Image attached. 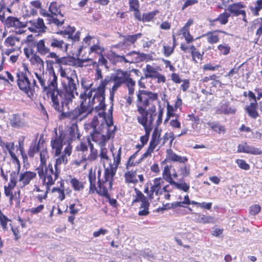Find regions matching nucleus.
Here are the masks:
<instances>
[{"label":"nucleus","instance_id":"48","mask_svg":"<svg viewBox=\"0 0 262 262\" xmlns=\"http://www.w3.org/2000/svg\"><path fill=\"white\" fill-rule=\"evenodd\" d=\"M123 74L125 75L124 83L126 84L127 87H134L136 84L135 81L129 77V74L127 73V72L125 71V73H123Z\"/></svg>","mask_w":262,"mask_h":262},{"label":"nucleus","instance_id":"23","mask_svg":"<svg viewBox=\"0 0 262 262\" xmlns=\"http://www.w3.org/2000/svg\"><path fill=\"white\" fill-rule=\"evenodd\" d=\"M167 154L168 160L173 162L185 163L188 161V159L186 157L178 156L171 149L167 150Z\"/></svg>","mask_w":262,"mask_h":262},{"label":"nucleus","instance_id":"40","mask_svg":"<svg viewBox=\"0 0 262 262\" xmlns=\"http://www.w3.org/2000/svg\"><path fill=\"white\" fill-rule=\"evenodd\" d=\"M75 31V28L74 27H71L69 26L68 29L64 31H60L57 32V34L63 35L65 38H71V36Z\"/></svg>","mask_w":262,"mask_h":262},{"label":"nucleus","instance_id":"51","mask_svg":"<svg viewBox=\"0 0 262 262\" xmlns=\"http://www.w3.org/2000/svg\"><path fill=\"white\" fill-rule=\"evenodd\" d=\"M140 96L141 99L140 100H138V101L141 103V105L138 104L137 108H138V106L144 107V109H146L147 106L149 105V99L146 96H143V94H141Z\"/></svg>","mask_w":262,"mask_h":262},{"label":"nucleus","instance_id":"26","mask_svg":"<svg viewBox=\"0 0 262 262\" xmlns=\"http://www.w3.org/2000/svg\"><path fill=\"white\" fill-rule=\"evenodd\" d=\"M257 102H251L246 108V111L249 116L254 119H256L258 116V112L256 111L257 107Z\"/></svg>","mask_w":262,"mask_h":262},{"label":"nucleus","instance_id":"28","mask_svg":"<svg viewBox=\"0 0 262 262\" xmlns=\"http://www.w3.org/2000/svg\"><path fill=\"white\" fill-rule=\"evenodd\" d=\"M136 171H128L125 173L124 177L125 182L136 184L138 180L136 178Z\"/></svg>","mask_w":262,"mask_h":262},{"label":"nucleus","instance_id":"45","mask_svg":"<svg viewBox=\"0 0 262 262\" xmlns=\"http://www.w3.org/2000/svg\"><path fill=\"white\" fill-rule=\"evenodd\" d=\"M31 52L32 57H31L30 61L33 63L43 64V61L40 56L34 53V51L31 49Z\"/></svg>","mask_w":262,"mask_h":262},{"label":"nucleus","instance_id":"33","mask_svg":"<svg viewBox=\"0 0 262 262\" xmlns=\"http://www.w3.org/2000/svg\"><path fill=\"white\" fill-rule=\"evenodd\" d=\"M217 32L210 31L207 32L205 36H207V40L208 43L214 44L217 43L219 41V36L216 34Z\"/></svg>","mask_w":262,"mask_h":262},{"label":"nucleus","instance_id":"63","mask_svg":"<svg viewBox=\"0 0 262 262\" xmlns=\"http://www.w3.org/2000/svg\"><path fill=\"white\" fill-rule=\"evenodd\" d=\"M260 206L258 204H255L250 207L249 213L252 215H255L260 212Z\"/></svg>","mask_w":262,"mask_h":262},{"label":"nucleus","instance_id":"21","mask_svg":"<svg viewBox=\"0 0 262 262\" xmlns=\"http://www.w3.org/2000/svg\"><path fill=\"white\" fill-rule=\"evenodd\" d=\"M137 111L140 115V116L137 117L138 122L142 126H145V124H147L148 122V116L149 114V107L148 109L146 110V109H144V107L138 106Z\"/></svg>","mask_w":262,"mask_h":262},{"label":"nucleus","instance_id":"43","mask_svg":"<svg viewBox=\"0 0 262 262\" xmlns=\"http://www.w3.org/2000/svg\"><path fill=\"white\" fill-rule=\"evenodd\" d=\"M98 183L99 189H97L96 188V190H95V191H96V192L100 195L105 196V198H108L109 194L107 188L105 187L102 186L99 180H98Z\"/></svg>","mask_w":262,"mask_h":262},{"label":"nucleus","instance_id":"20","mask_svg":"<svg viewBox=\"0 0 262 262\" xmlns=\"http://www.w3.org/2000/svg\"><path fill=\"white\" fill-rule=\"evenodd\" d=\"M48 41V39H43L39 40L37 43L33 45H35V47L36 48L37 52H38L39 54L43 56L49 53L50 49L45 45V43L46 42L47 43Z\"/></svg>","mask_w":262,"mask_h":262},{"label":"nucleus","instance_id":"54","mask_svg":"<svg viewBox=\"0 0 262 262\" xmlns=\"http://www.w3.org/2000/svg\"><path fill=\"white\" fill-rule=\"evenodd\" d=\"M112 55L113 57L116 59L117 61L118 62H124L125 63H134V61L133 60H129L127 59H126L124 56H121L115 53H112Z\"/></svg>","mask_w":262,"mask_h":262},{"label":"nucleus","instance_id":"5","mask_svg":"<svg viewBox=\"0 0 262 262\" xmlns=\"http://www.w3.org/2000/svg\"><path fill=\"white\" fill-rule=\"evenodd\" d=\"M93 97L92 98V100H89V103L94 105L95 103L96 100L99 102L98 105L94 107V111L97 112L100 110H105V92L96 88H93Z\"/></svg>","mask_w":262,"mask_h":262},{"label":"nucleus","instance_id":"61","mask_svg":"<svg viewBox=\"0 0 262 262\" xmlns=\"http://www.w3.org/2000/svg\"><path fill=\"white\" fill-rule=\"evenodd\" d=\"M77 150L81 151L82 156L84 154L88 155V145L85 142H81L79 145L77 146Z\"/></svg>","mask_w":262,"mask_h":262},{"label":"nucleus","instance_id":"50","mask_svg":"<svg viewBox=\"0 0 262 262\" xmlns=\"http://www.w3.org/2000/svg\"><path fill=\"white\" fill-rule=\"evenodd\" d=\"M218 50L224 55H228L230 51L231 48L227 44H221L217 47Z\"/></svg>","mask_w":262,"mask_h":262},{"label":"nucleus","instance_id":"27","mask_svg":"<svg viewBox=\"0 0 262 262\" xmlns=\"http://www.w3.org/2000/svg\"><path fill=\"white\" fill-rule=\"evenodd\" d=\"M161 131L158 129V127L155 128L149 145L156 147L159 144Z\"/></svg>","mask_w":262,"mask_h":262},{"label":"nucleus","instance_id":"41","mask_svg":"<svg viewBox=\"0 0 262 262\" xmlns=\"http://www.w3.org/2000/svg\"><path fill=\"white\" fill-rule=\"evenodd\" d=\"M142 36V34L140 33H137L134 35H124L123 37L124 38V40L125 41L129 42L132 43H135L136 40L141 38Z\"/></svg>","mask_w":262,"mask_h":262},{"label":"nucleus","instance_id":"18","mask_svg":"<svg viewBox=\"0 0 262 262\" xmlns=\"http://www.w3.org/2000/svg\"><path fill=\"white\" fill-rule=\"evenodd\" d=\"M194 221L198 223L202 224H214L216 222V219L214 216H207L200 213H195L194 215Z\"/></svg>","mask_w":262,"mask_h":262},{"label":"nucleus","instance_id":"37","mask_svg":"<svg viewBox=\"0 0 262 262\" xmlns=\"http://www.w3.org/2000/svg\"><path fill=\"white\" fill-rule=\"evenodd\" d=\"M163 179L168 182L170 184L173 180L171 178V174L170 173V166L166 165L164 167V170L162 173Z\"/></svg>","mask_w":262,"mask_h":262},{"label":"nucleus","instance_id":"36","mask_svg":"<svg viewBox=\"0 0 262 262\" xmlns=\"http://www.w3.org/2000/svg\"><path fill=\"white\" fill-rule=\"evenodd\" d=\"M98 152L96 149L93 150H90V154L86 156V154H84L82 156V161H93L98 158Z\"/></svg>","mask_w":262,"mask_h":262},{"label":"nucleus","instance_id":"11","mask_svg":"<svg viewBox=\"0 0 262 262\" xmlns=\"http://www.w3.org/2000/svg\"><path fill=\"white\" fill-rule=\"evenodd\" d=\"M39 9L40 14L43 17L48 18L49 24H53L57 27H60L64 23V19H60L54 17L50 13H48L45 9L41 8V7Z\"/></svg>","mask_w":262,"mask_h":262},{"label":"nucleus","instance_id":"55","mask_svg":"<svg viewBox=\"0 0 262 262\" xmlns=\"http://www.w3.org/2000/svg\"><path fill=\"white\" fill-rule=\"evenodd\" d=\"M230 16V14L227 12H224L219 15V21L222 25H226L228 21V18Z\"/></svg>","mask_w":262,"mask_h":262},{"label":"nucleus","instance_id":"17","mask_svg":"<svg viewBox=\"0 0 262 262\" xmlns=\"http://www.w3.org/2000/svg\"><path fill=\"white\" fill-rule=\"evenodd\" d=\"M91 136L92 140L97 143L99 146H106L108 138L106 137L105 135L101 134L100 132L95 129L93 130V131L91 133Z\"/></svg>","mask_w":262,"mask_h":262},{"label":"nucleus","instance_id":"19","mask_svg":"<svg viewBox=\"0 0 262 262\" xmlns=\"http://www.w3.org/2000/svg\"><path fill=\"white\" fill-rule=\"evenodd\" d=\"M48 40L47 43H50L51 47L59 50H62L64 47L66 50H67L69 46V45L66 43L63 40L57 39L53 36L49 38Z\"/></svg>","mask_w":262,"mask_h":262},{"label":"nucleus","instance_id":"6","mask_svg":"<svg viewBox=\"0 0 262 262\" xmlns=\"http://www.w3.org/2000/svg\"><path fill=\"white\" fill-rule=\"evenodd\" d=\"M55 137L51 141L52 148L55 150V156H58L60 155L63 147V142L66 140V135L61 132L59 135H57V130L55 129Z\"/></svg>","mask_w":262,"mask_h":262},{"label":"nucleus","instance_id":"49","mask_svg":"<svg viewBox=\"0 0 262 262\" xmlns=\"http://www.w3.org/2000/svg\"><path fill=\"white\" fill-rule=\"evenodd\" d=\"M235 163L237 164L238 166L242 169L248 170L250 168L249 164H248L244 160L236 159Z\"/></svg>","mask_w":262,"mask_h":262},{"label":"nucleus","instance_id":"56","mask_svg":"<svg viewBox=\"0 0 262 262\" xmlns=\"http://www.w3.org/2000/svg\"><path fill=\"white\" fill-rule=\"evenodd\" d=\"M121 154H122L121 147H120V148H119V149L118 150V153H117L116 156H115L114 154H113V155L114 157V166H115L117 168L121 162Z\"/></svg>","mask_w":262,"mask_h":262},{"label":"nucleus","instance_id":"42","mask_svg":"<svg viewBox=\"0 0 262 262\" xmlns=\"http://www.w3.org/2000/svg\"><path fill=\"white\" fill-rule=\"evenodd\" d=\"M170 185H174L176 188L183 190L184 192H188L189 189V185L185 182L179 183L173 181Z\"/></svg>","mask_w":262,"mask_h":262},{"label":"nucleus","instance_id":"15","mask_svg":"<svg viewBox=\"0 0 262 262\" xmlns=\"http://www.w3.org/2000/svg\"><path fill=\"white\" fill-rule=\"evenodd\" d=\"M123 73H125V71L118 70L117 74L112 78L113 81L114 82V84L112 88L113 91H117L118 88L122 84L124 83L125 75L123 74Z\"/></svg>","mask_w":262,"mask_h":262},{"label":"nucleus","instance_id":"59","mask_svg":"<svg viewBox=\"0 0 262 262\" xmlns=\"http://www.w3.org/2000/svg\"><path fill=\"white\" fill-rule=\"evenodd\" d=\"M35 75L37 79L38 80L40 84V85L42 88L43 91L46 92V93L47 88V85H46V80L43 77V75H42V76L41 75L38 74L37 73H35Z\"/></svg>","mask_w":262,"mask_h":262},{"label":"nucleus","instance_id":"29","mask_svg":"<svg viewBox=\"0 0 262 262\" xmlns=\"http://www.w3.org/2000/svg\"><path fill=\"white\" fill-rule=\"evenodd\" d=\"M143 94V96H146L149 100L150 99L152 101L156 100L158 99V95L156 93H154L151 92H149L145 90H139L137 94V98L138 100L141 99V95Z\"/></svg>","mask_w":262,"mask_h":262},{"label":"nucleus","instance_id":"2","mask_svg":"<svg viewBox=\"0 0 262 262\" xmlns=\"http://www.w3.org/2000/svg\"><path fill=\"white\" fill-rule=\"evenodd\" d=\"M92 85V84H90V86L84 91V92L80 94V105L71 111L70 113L63 114V115L69 117V119L74 120L78 119V117L81 116H82V118H85L92 113L94 111L93 104L89 103V100H92L93 97V88L89 90Z\"/></svg>","mask_w":262,"mask_h":262},{"label":"nucleus","instance_id":"22","mask_svg":"<svg viewBox=\"0 0 262 262\" xmlns=\"http://www.w3.org/2000/svg\"><path fill=\"white\" fill-rule=\"evenodd\" d=\"M61 5L58 4L56 2H52L50 3L49 7V11L51 14L55 17L59 15L58 18L64 19V14L61 12Z\"/></svg>","mask_w":262,"mask_h":262},{"label":"nucleus","instance_id":"9","mask_svg":"<svg viewBox=\"0 0 262 262\" xmlns=\"http://www.w3.org/2000/svg\"><path fill=\"white\" fill-rule=\"evenodd\" d=\"M57 76L56 75L53 69L49 71V77L47 85V92H53L59 90L58 89Z\"/></svg>","mask_w":262,"mask_h":262},{"label":"nucleus","instance_id":"34","mask_svg":"<svg viewBox=\"0 0 262 262\" xmlns=\"http://www.w3.org/2000/svg\"><path fill=\"white\" fill-rule=\"evenodd\" d=\"M207 125L215 132L221 134V133L225 132V127L221 125L219 123L216 122H208Z\"/></svg>","mask_w":262,"mask_h":262},{"label":"nucleus","instance_id":"57","mask_svg":"<svg viewBox=\"0 0 262 262\" xmlns=\"http://www.w3.org/2000/svg\"><path fill=\"white\" fill-rule=\"evenodd\" d=\"M156 107L155 105H151L149 107V123L151 125L154 121V116L156 115Z\"/></svg>","mask_w":262,"mask_h":262},{"label":"nucleus","instance_id":"46","mask_svg":"<svg viewBox=\"0 0 262 262\" xmlns=\"http://www.w3.org/2000/svg\"><path fill=\"white\" fill-rule=\"evenodd\" d=\"M163 180L161 178H156L153 180V184L150 187V189H161L162 185L163 184Z\"/></svg>","mask_w":262,"mask_h":262},{"label":"nucleus","instance_id":"14","mask_svg":"<svg viewBox=\"0 0 262 262\" xmlns=\"http://www.w3.org/2000/svg\"><path fill=\"white\" fill-rule=\"evenodd\" d=\"M36 176V173L35 172L30 171L20 173L18 180L19 182H21L22 184L20 187L23 188L28 185L30 181L35 178Z\"/></svg>","mask_w":262,"mask_h":262},{"label":"nucleus","instance_id":"38","mask_svg":"<svg viewBox=\"0 0 262 262\" xmlns=\"http://www.w3.org/2000/svg\"><path fill=\"white\" fill-rule=\"evenodd\" d=\"M40 141V140H39L38 143L37 144L36 143H32L31 144L28 152V154L30 158H33L34 155L39 151Z\"/></svg>","mask_w":262,"mask_h":262},{"label":"nucleus","instance_id":"52","mask_svg":"<svg viewBox=\"0 0 262 262\" xmlns=\"http://www.w3.org/2000/svg\"><path fill=\"white\" fill-rule=\"evenodd\" d=\"M104 51V48L101 47L98 44L94 45L90 48V52L96 53L99 55L102 54Z\"/></svg>","mask_w":262,"mask_h":262},{"label":"nucleus","instance_id":"4","mask_svg":"<svg viewBox=\"0 0 262 262\" xmlns=\"http://www.w3.org/2000/svg\"><path fill=\"white\" fill-rule=\"evenodd\" d=\"M17 83L19 89L23 91L29 98H32L35 93L34 89L29 79L27 73L24 72L17 73Z\"/></svg>","mask_w":262,"mask_h":262},{"label":"nucleus","instance_id":"53","mask_svg":"<svg viewBox=\"0 0 262 262\" xmlns=\"http://www.w3.org/2000/svg\"><path fill=\"white\" fill-rule=\"evenodd\" d=\"M67 156L62 154V155L56 159V163L54 165L55 169L57 168V166L63 163L67 164L68 163Z\"/></svg>","mask_w":262,"mask_h":262},{"label":"nucleus","instance_id":"3","mask_svg":"<svg viewBox=\"0 0 262 262\" xmlns=\"http://www.w3.org/2000/svg\"><path fill=\"white\" fill-rule=\"evenodd\" d=\"M37 170L39 178L43 179V182L48 186L54 184V182L57 179L59 174V171L58 168L55 169L54 171L51 164H49L48 167L45 166V171L43 167L41 168L38 167Z\"/></svg>","mask_w":262,"mask_h":262},{"label":"nucleus","instance_id":"8","mask_svg":"<svg viewBox=\"0 0 262 262\" xmlns=\"http://www.w3.org/2000/svg\"><path fill=\"white\" fill-rule=\"evenodd\" d=\"M237 151L238 153H246L254 155L262 154V151L259 148L250 145L246 142L239 144L237 146Z\"/></svg>","mask_w":262,"mask_h":262},{"label":"nucleus","instance_id":"24","mask_svg":"<svg viewBox=\"0 0 262 262\" xmlns=\"http://www.w3.org/2000/svg\"><path fill=\"white\" fill-rule=\"evenodd\" d=\"M80 138L78 133V126L76 124H72L69 129V133L67 136L66 135V141L72 142L76 138Z\"/></svg>","mask_w":262,"mask_h":262},{"label":"nucleus","instance_id":"13","mask_svg":"<svg viewBox=\"0 0 262 262\" xmlns=\"http://www.w3.org/2000/svg\"><path fill=\"white\" fill-rule=\"evenodd\" d=\"M5 25L8 28H23L27 26V23L20 21L17 17L8 16L5 20Z\"/></svg>","mask_w":262,"mask_h":262},{"label":"nucleus","instance_id":"44","mask_svg":"<svg viewBox=\"0 0 262 262\" xmlns=\"http://www.w3.org/2000/svg\"><path fill=\"white\" fill-rule=\"evenodd\" d=\"M220 110L222 113H223L225 114H234L235 112V111L230 107L228 103H227L223 104L221 106Z\"/></svg>","mask_w":262,"mask_h":262},{"label":"nucleus","instance_id":"64","mask_svg":"<svg viewBox=\"0 0 262 262\" xmlns=\"http://www.w3.org/2000/svg\"><path fill=\"white\" fill-rule=\"evenodd\" d=\"M1 146L3 148L5 147L9 153L10 151H13V150H14L15 147L14 142L2 143H1Z\"/></svg>","mask_w":262,"mask_h":262},{"label":"nucleus","instance_id":"12","mask_svg":"<svg viewBox=\"0 0 262 262\" xmlns=\"http://www.w3.org/2000/svg\"><path fill=\"white\" fill-rule=\"evenodd\" d=\"M117 167L114 166L113 164H110V167L105 168L104 170V178L105 182H109V187L112 188L113 183L114 181V177H115Z\"/></svg>","mask_w":262,"mask_h":262},{"label":"nucleus","instance_id":"58","mask_svg":"<svg viewBox=\"0 0 262 262\" xmlns=\"http://www.w3.org/2000/svg\"><path fill=\"white\" fill-rule=\"evenodd\" d=\"M9 221L8 217L5 215L0 210V222L1 225L4 230H6L7 229V223Z\"/></svg>","mask_w":262,"mask_h":262},{"label":"nucleus","instance_id":"32","mask_svg":"<svg viewBox=\"0 0 262 262\" xmlns=\"http://www.w3.org/2000/svg\"><path fill=\"white\" fill-rule=\"evenodd\" d=\"M88 178L90 182V192L94 193L96 190V174L91 170L89 172Z\"/></svg>","mask_w":262,"mask_h":262},{"label":"nucleus","instance_id":"25","mask_svg":"<svg viewBox=\"0 0 262 262\" xmlns=\"http://www.w3.org/2000/svg\"><path fill=\"white\" fill-rule=\"evenodd\" d=\"M245 6L241 3L233 4L229 6L228 10L235 16H237L241 15V13L245 14V10H241Z\"/></svg>","mask_w":262,"mask_h":262},{"label":"nucleus","instance_id":"47","mask_svg":"<svg viewBox=\"0 0 262 262\" xmlns=\"http://www.w3.org/2000/svg\"><path fill=\"white\" fill-rule=\"evenodd\" d=\"M99 147L100 148L99 157L101 160L108 161L109 157L107 155V149L105 147V146H100Z\"/></svg>","mask_w":262,"mask_h":262},{"label":"nucleus","instance_id":"62","mask_svg":"<svg viewBox=\"0 0 262 262\" xmlns=\"http://www.w3.org/2000/svg\"><path fill=\"white\" fill-rule=\"evenodd\" d=\"M16 40L19 41V39L16 37L10 36L6 39L5 43L7 46L13 47L15 45Z\"/></svg>","mask_w":262,"mask_h":262},{"label":"nucleus","instance_id":"7","mask_svg":"<svg viewBox=\"0 0 262 262\" xmlns=\"http://www.w3.org/2000/svg\"><path fill=\"white\" fill-rule=\"evenodd\" d=\"M59 71L61 78L65 79L61 80L63 88L76 91V84L74 82V80L67 75L65 70L61 66L60 67Z\"/></svg>","mask_w":262,"mask_h":262},{"label":"nucleus","instance_id":"35","mask_svg":"<svg viewBox=\"0 0 262 262\" xmlns=\"http://www.w3.org/2000/svg\"><path fill=\"white\" fill-rule=\"evenodd\" d=\"M70 183L75 191H81L84 189V184L83 182L79 181L75 178L72 179Z\"/></svg>","mask_w":262,"mask_h":262},{"label":"nucleus","instance_id":"60","mask_svg":"<svg viewBox=\"0 0 262 262\" xmlns=\"http://www.w3.org/2000/svg\"><path fill=\"white\" fill-rule=\"evenodd\" d=\"M129 6L130 11H137L139 10L140 4L138 0H130Z\"/></svg>","mask_w":262,"mask_h":262},{"label":"nucleus","instance_id":"31","mask_svg":"<svg viewBox=\"0 0 262 262\" xmlns=\"http://www.w3.org/2000/svg\"><path fill=\"white\" fill-rule=\"evenodd\" d=\"M136 192V198L133 200V203L141 202V204L149 202L148 199L137 188H134Z\"/></svg>","mask_w":262,"mask_h":262},{"label":"nucleus","instance_id":"16","mask_svg":"<svg viewBox=\"0 0 262 262\" xmlns=\"http://www.w3.org/2000/svg\"><path fill=\"white\" fill-rule=\"evenodd\" d=\"M27 25L28 24H31V27H29V29L31 31H35V29H38L39 32H45L47 29L45 26L43 20L41 18H38L37 20H30L26 22Z\"/></svg>","mask_w":262,"mask_h":262},{"label":"nucleus","instance_id":"10","mask_svg":"<svg viewBox=\"0 0 262 262\" xmlns=\"http://www.w3.org/2000/svg\"><path fill=\"white\" fill-rule=\"evenodd\" d=\"M10 123L12 127L16 128H22L27 125L25 119L19 114H14L10 116Z\"/></svg>","mask_w":262,"mask_h":262},{"label":"nucleus","instance_id":"1","mask_svg":"<svg viewBox=\"0 0 262 262\" xmlns=\"http://www.w3.org/2000/svg\"><path fill=\"white\" fill-rule=\"evenodd\" d=\"M76 91L68 89H63V91L61 90H56L53 92H47L46 95L48 98H51L52 106L57 112L61 113V118H69L68 116L63 114H68L69 112H64L65 108L70 109L69 104H71L73 99L75 98L74 93L78 95Z\"/></svg>","mask_w":262,"mask_h":262},{"label":"nucleus","instance_id":"39","mask_svg":"<svg viewBox=\"0 0 262 262\" xmlns=\"http://www.w3.org/2000/svg\"><path fill=\"white\" fill-rule=\"evenodd\" d=\"M150 204L149 202L144 203L143 204H141L140 207H139V211L138 212V215L139 216H146L149 213V207Z\"/></svg>","mask_w":262,"mask_h":262},{"label":"nucleus","instance_id":"30","mask_svg":"<svg viewBox=\"0 0 262 262\" xmlns=\"http://www.w3.org/2000/svg\"><path fill=\"white\" fill-rule=\"evenodd\" d=\"M143 70L146 78H154L158 73L155 68L149 64H147L146 68Z\"/></svg>","mask_w":262,"mask_h":262}]
</instances>
